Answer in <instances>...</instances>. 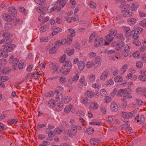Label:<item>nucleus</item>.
<instances>
[{"mask_svg":"<svg viewBox=\"0 0 146 146\" xmlns=\"http://www.w3.org/2000/svg\"><path fill=\"white\" fill-rule=\"evenodd\" d=\"M128 23L129 25H134L136 22V19L132 17L128 19L127 20Z\"/></svg>","mask_w":146,"mask_h":146,"instance_id":"33","label":"nucleus"},{"mask_svg":"<svg viewBox=\"0 0 146 146\" xmlns=\"http://www.w3.org/2000/svg\"><path fill=\"white\" fill-rule=\"evenodd\" d=\"M104 100L105 102L106 103H108L112 100L111 98L108 96H106L104 98Z\"/></svg>","mask_w":146,"mask_h":146,"instance_id":"64","label":"nucleus"},{"mask_svg":"<svg viewBox=\"0 0 146 146\" xmlns=\"http://www.w3.org/2000/svg\"><path fill=\"white\" fill-rule=\"evenodd\" d=\"M50 68L53 73H54L57 71H58V67L56 66L53 63L50 64Z\"/></svg>","mask_w":146,"mask_h":146,"instance_id":"25","label":"nucleus"},{"mask_svg":"<svg viewBox=\"0 0 146 146\" xmlns=\"http://www.w3.org/2000/svg\"><path fill=\"white\" fill-rule=\"evenodd\" d=\"M124 45V43L122 41L117 42V44L115 47V49L117 51L121 50Z\"/></svg>","mask_w":146,"mask_h":146,"instance_id":"23","label":"nucleus"},{"mask_svg":"<svg viewBox=\"0 0 146 146\" xmlns=\"http://www.w3.org/2000/svg\"><path fill=\"white\" fill-rule=\"evenodd\" d=\"M124 17H129L132 16L133 13L131 11H127L123 13Z\"/></svg>","mask_w":146,"mask_h":146,"instance_id":"42","label":"nucleus"},{"mask_svg":"<svg viewBox=\"0 0 146 146\" xmlns=\"http://www.w3.org/2000/svg\"><path fill=\"white\" fill-rule=\"evenodd\" d=\"M102 60L101 58L99 56L95 57L94 59V64L96 67H99L101 65Z\"/></svg>","mask_w":146,"mask_h":146,"instance_id":"11","label":"nucleus"},{"mask_svg":"<svg viewBox=\"0 0 146 146\" xmlns=\"http://www.w3.org/2000/svg\"><path fill=\"white\" fill-rule=\"evenodd\" d=\"M3 19L6 21L10 22L12 20V18L8 14H5L3 15Z\"/></svg>","mask_w":146,"mask_h":146,"instance_id":"34","label":"nucleus"},{"mask_svg":"<svg viewBox=\"0 0 146 146\" xmlns=\"http://www.w3.org/2000/svg\"><path fill=\"white\" fill-rule=\"evenodd\" d=\"M114 84V82L113 80L111 79H110L106 83V86H110L113 85Z\"/></svg>","mask_w":146,"mask_h":146,"instance_id":"47","label":"nucleus"},{"mask_svg":"<svg viewBox=\"0 0 146 146\" xmlns=\"http://www.w3.org/2000/svg\"><path fill=\"white\" fill-rule=\"evenodd\" d=\"M35 1L40 5H44L46 3V0H35Z\"/></svg>","mask_w":146,"mask_h":146,"instance_id":"44","label":"nucleus"},{"mask_svg":"<svg viewBox=\"0 0 146 146\" xmlns=\"http://www.w3.org/2000/svg\"><path fill=\"white\" fill-rule=\"evenodd\" d=\"M100 93L101 95L103 96H105L107 94L106 90L104 89H102L100 91Z\"/></svg>","mask_w":146,"mask_h":146,"instance_id":"58","label":"nucleus"},{"mask_svg":"<svg viewBox=\"0 0 146 146\" xmlns=\"http://www.w3.org/2000/svg\"><path fill=\"white\" fill-rule=\"evenodd\" d=\"M47 11L48 12L50 13L53 11H60V7H58L56 5H50L48 8Z\"/></svg>","mask_w":146,"mask_h":146,"instance_id":"6","label":"nucleus"},{"mask_svg":"<svg viewBox=\"0 0 146 146\" xmlns=\"http://www.w3.org/2000/svg\"><path fill=\"white\" fill-rule=\"evenodd\" d=\"M74 109V106L71 105H67L65 108L64 111L66 113H68L70 111H72Z\"/></svg>","mask_w":146,"mask_h":146,"instance_id":"19","label":"nucleus"},{"mask_svg":"<svg viewBox=\"0 0 146 146\" xmlns=\"http://www.w3.org/2000/svg\"><path fill=\"white\" fill-rule=\"evenodd\" d=\"M72 65L71 62L69 61L66 62L64 65L62 66L60 70V72L64 75H67L69 72Z\"/></svg>","mask_w":146,"mask_h":146,"instance_id":"1","label":"nucleus"},{"mask_svg":"<svg viewBox=\"0 0 146 146\" xmlns=\"http://www.w3.org/2000/svg\"><path fill=\"white\" fill-rule=\"evenodd\" d=\"M72 37L70 36H68L67 39L64 38L61 40V43L62 45L67 43V44L69 45L72 42Z\"/></svg>","mask_w":146,"mask_h":146,"instance_id":"9","label":"nucleus"},{"mask_svg":"<svg viewBox=\"0 0 146 146\" xmlns=\"http://www.w3.org/2000/svg\"><path fill=\"white\" fill-rule=\"evenodd\" d=\"M10 71L8 67H6L3 68L1 70L2 74H6L8 73Z\"/></svg>","mask_w":146,"mask_h":146,"instance_id":"55","label":"nucleus"},{"mask_svg":"<svg viewBox=\"0 0 146 146\" xmlns=\"http://www.w3.org/2000/svg\"><path fill=\"white\" fill-rule=\"evenodd\" d=\"M7 63L6 60L5 59H2L0 60V65L2 66L5 65Z\"/></svg>","mask_w":146,"mask_h":146,"instance_id":"62","label":"nucleus"},{"mask_svg":"<svg viewBox=\"0 0 146 146\" xmlns=\"http://www.w3.org/2000/svg\"><path fill=\"white\" fill-rule=\"evenodd\" d=\"M135 92L137 94L140 96H144L146 97V88L144 87H139L136 88Z\"/></svg>","mask_w":146,"mask_h":146,"instance_id":"3","label":"nucleus"},{"mask_svg":"<svg viewBox=\"0 0 146 146\" xmlns=\"http://www.w3.org/2000/svg\"><path fill=\"white\" fill-rule=\"evenodd\" d=\"M48 28V26L45 25L40 27V31L41 32H43L46 31Z\"/></svg>","mask_w":146,"mask_h":146,"instance_id":"46","label":"nucleus"},{"mask_svg":"<svg viewBox=\"0 0 146 146\" xmlns=\"http://www.w3.org/2000/svg\"><path fill=\"white\" fill-rule=\"evenodd\" d=\"M51 29L52 30H55L57 31L58 32H60L62 31V29L59 27H58L55 26H52L51 27Z\"/></svg>","mask_w":146,"mask_h":146,"instance_id":"43","label":"nucleus"},{"mask_svg":"<svg viewBox=\"0 0 146 146\" xmlns=\"http://www.w3.org/2000/svg\"><path fill=\"white\" fill-rule=\"evenodd\" d=\"M78 65L79 70H81L84 68L86 64L84 61H80L78 63Z\"/></svg>","mask_w":146,"mask_h":146,"instance_id":"24","label":"nucleus"},{"mask_svg":"<svg viewBox=\"0 0 146 146\" xmlns=\"http://www.w3.org/2000/svg\"><path fill=\"white\" fill-rule=\"evenodd\" d=\"M9 79V77L6 76H0V80L3 82H5Z\"/></svg>","mask_w":146,"mask_h":146,"instance_id":"41","label":"nucleus"},{"mask_svg":"<svg viewBox=\"0 0 146 146\" xmlns=\"http://www.w3.org/2000/svg\"><path fill=\"white\" fill-rule=\"evenodd\" d=\"M89 124H90L92 125L100 126L102 125V123L100 121H94L91 122Z\"/></svg>","mask_w":146,"mask_h":146,"instance_id":"48","label":"nucleus"},{"mask_svg":"<svg viewBox=\"0 0 146 146\" xmlns=\"http://www.w3.org/2000/svg\"><path fill=\"white\" fill-rule=\"evenodd\" d=\"M16 47V45L15 44H11L8 46H4V48L7 50V51L11 52Z\"/></svg>","mask_w":146,"mask_h":146,"instance_id":"27","label":"nucleus"},{"mask_svg":"<svg viewBox=\"0 0 146 146\" xmlns=\"http://www.w3.org/2000/svg\"><path fill=\"white\" fill-rule=\"evenodd\" d=\"M38 65L36 67V70H37V72H43L45 68V64L44 63H40L39 61L38 63Z\"/></svg>","mask_w":146,"mask_h":146,"instance_id":"12","label":"nucleus"},{"mask_svg":"<svg viewBox=\"0 0 146 146\" xmlns=\"http://www.w3.org/2000/svg\"><path fill=\"white\" fill-rule=\"evenodd\" d=\"M7 50L4 48L3 51L1 53V55L4 58H6L8 56V52Z\"/></svg>","mask_w":146,"mask_h":146,"instance_id":"49","label":"nucleus"},{"mask_svg":"<svg viewBox=\"0 0 146 146\" xmlns=\"http://www.w3.org/2000/svg\"><path fill=\"white\" fill-rule=\"evenodd\" d=\"M86 66L87 68H90L93 66H95L93 61L91 60L87 62Z\"/></svg>","mask_w":146,"mask_h":146,"instance_id":"36","label":"nucleus"},{"mask_svg":"<svg viewBox=\"0 0 146 146\" xmlns=\"http://www.w3.org/2000/svg\"><path fill=\"white\" fill-rule=\"evenodd\" d=\"M128 68L127 64H125L123 65L120 69V72L122 74H123L126 72Z\"/></svg>","mask_w":146,"mask_h":146,"instance_id":"29","label":"nucleus"},{"mask_svg":"<svg viewBox=\"0 0 146 146\" xmlns=\"http://www.w3.org/2000/svg\"><path fill=\"white\" fill-rule=\"evenodd\" d=\"M50 129H46V132L48 134V136L50 137H52L54 135V133L52 131H50Z\"/></svg>","mask_w":146,"mask_h":146,"instance_id":"54","label":"nucleus"},{"mask_svg":"<svg viewBox=\"0 0 146 146\" xmlns=\"http://www.w3.org/2000/svg\"><path fill=\"white\" fill-rule=\"evenodd\" d=\"M67 1V0H58L57 3L59 4V6L58 7H60L61 10V8L64 6Z\"/></svg>","mask_w":146,"mask_h":146,"instance_id":"26","label":"nucleus"},{"mask_svg":"<svg viewBox=\"0 0 146 146\" xmlns=\"http://www.w3.org/2000/svg\"><path fill=\"white\" fill-rule=\"evenodd\" d=\"M145 119L144 116L141 115L139 119L137 120V122L139 124H143L144 123Z\"/></svg>","mask_w":146,"mask_h":146,"instance_id":"37","label":"nucleus"},{"mask_svg":"<svg viewBox=\"0 0 146 146\" xmlns=\"http://www.w3.org/2000/svg\"><path fill=\"white\" fill-rule=\"evenodd\" d=\"M139 80L141 81H146V76L145 74H142L139 76Z\"/></svg>","mask_w":146,"mask_h":146,"instance_id":"45","label":"nucleus"},{"mask_svg":"<svg viewBox=\"0 0 146 146\" xmlns=\"http://www.w3.org/2000/svg\"><path fill=\"white\" fill-rule=\"evenodd\" d=\"M89 81L90 82H93L96 79V76L94 74H91L88 77Z\"/></svg>","mask_w":146,"mask_h":146,"instance_id":"40","label":"nucleus"},{"mask_svg":"<svg viewBox=\"0 0 146 146\" xmlns=\"http://www.w3.org/2000/svg\"><path fill=\"white\" fill-rule=\"evenodd\" d=\"M76 128V125H72L71 126L69 130H68L67 132V134H69V135H75L77 133Z\"/></svg>","mask_w":146,"mask_h":146,"instance_id":"8","label":"nucleus"},{"mask_svg":"<svg viewBox=\"0 0 146 146\" xmlns=\"http://www.w3.org/2000/svg\"><path fill=\"white\" fill-rule=\"evenodd\" d=\"M60 97H61V102L64 104L69 102L72 100L71 98L68 96H60Z\"/></svg>","mask_w":146,"mask_h":146,"instance_id":"15","label":"nucleus"},{"mask_svg":"<svg viewBox=\"0 0 146 146\" xmlns=\"http://www.w3.org/2000/svg\"><path fill=\"white\" fill-rule=\"evenodd\" d=\"M133 55L134 57L137 58L140 56V53L139 51H136L133 54Z\"/></svg>","mask_w":146,"mask_h":146,"instance_id":"61","label":"nucleus"},{"mask_svg":"<svg viewBox=\"0 0 146 146\" xmlns=\"http://www.w3.org/2000/svg\"><path fill=\"white\" fill-rule=\"evenodd\" d=\"M74 49H72L67 50L66 52L68 56H71L73 54L74 52Z\"/></svg>","mask_w":146,"mask_h":146,"instance_id":"50","label":"nucleus"},{"mask_svg":"<svg viewBox=\"0 0 146 146\" xmlns=\"http://www.w3.org/2000/svg\"><path fill=\"white\" fill-rule=\"evenodd\" d=\"M126 78L128 79H130L133 81L135 80L137 78V76L135 75H132L131 73H129L127 75Z\"/></svg>","mask_w":146,"mask_h":146,"instance_id":"20","label":"nucleus"},{"mask_svg":"<svg viewBox=\"0 0 146 146\" xmlns=\"http://www.w3.org/2000/svg\"><path fill=\"white\" fill-rule=\"evenodd\" d=\"M13 67L14 69H16V67L18 64V67L19 69H22L23 68V64L19 62V60L16 58H15L13 61Z\"/></svg>","mask_w":146,"mask_h":146,"instance_id":"4","label":"nucleus"},{"mask_svg":"<svg viewBox=\"0 0 146 146\" xmlns=\"http://www.w3.org/2000/svg\"><path fill=\"white\" fill-rule=\"evenodd\" d=\"M79 76L78 74L75 75L72 78V82H76L78 80Z\"/></svg>","mask_w":146,"mask_h":146,"instance_id":"51","label":"nucleus"},{"mask_svg":"<svg viewBox=\"0 0 146 146\" xmlns=\"http://www.w3.org/2000/svg\"><path fill=\"white\" fill-rule=\"evenodd\" d=\"M114 80L117 83H119L122 82L123 78L122 77L118 76L115 77L114 78Z\"/></svg>","mask_w":146,"mask_h":146,"instance_id":"38","label":"nucleus"},{"mask_svg":"<svg viewBox=\"0 0 146 146\" xmlns=\"http://www.w3.org/2000/svg\"><path fill=\"white\" fill-rule=\"evenodd\" d=\"M63 106L62 104H58V105L57 106L56 109V110L58 111H61L63 108Z\"/></svg>","mask_w":146,"mask_h":146,"instance_id":"59","label":"nucleus"},{"mask_svg":"<svg viewBox=\"0 0 146 146\" xmlns=\"http://www.w3.org/2000/svg\"><path fill=\"white\" fill-rule=\"evenodd\" d=\"M139 5L137 3H133L131 5V11H136L137 10V8L139 7Z\"/></svg>","mask_w":146,"mask_h":146,"instance_id":"30","label":"nucleus"},{"mask_svg":"<svg viewBox=\"0 0 146 146\" xmlns=\"http://www.w3.org/2000/svg\"><path fill=\"white\" fill-rule=\"evenodd\" d=\"M133 42L134 44L135 45L137 46H140L141 44L140 41L138 40L137 39H134L133 41Z\"/></svg>","mask_w":146,"mask_h":146,"instance_id":"60","label":"nucleus"},{"mask_svg":"<svg viewBox=\"0 0 146 146\" xmlns=\"http://www.w3.org/2000/svg\"><path fill=\"white\" fill-rule=\"evenodd\" d=\"M69 32L71 33L70 36L71 37H74L75 35V31L72 29H68Z\"/></svg>","mask_w":146,"mask_h":146,"instance_id":"57","label":"nucleus"},{"mask_svg":"<svg viewBox=\"0 0 146 146\" xmlns=\"http://www.w3.org/2000/svg\"><path fill=\"white\" fill-rule=\"evenodd\" d=\"M134 31L138 34H140L143 31V29L141 27H139L137 25H135L134 27Z\"/></svg>","mask_w":146,"mask_h":146,"instance_id":"22","label":"nucleus"},{"mask_svg":"<svg viewBox=\"0 0 146 146\" xmlns=\"http://www.w3.org/2000/svg\"><path fill=\"white\" fill-rule=\"evenodd\" d=\"M100 142V141L97 139L92 138L90 141L91 144L93 145H96Z\"/></svg>","mask_w":146,"mask_h":146,"instance_id":"35","label":"nucleus"},{"mask_svg":"<svg viewBox=\"0 0 146 146\" xmlns=\"http://www.w3.org/2000/svg\"><path fill=\"white\" fill-rule=\"evenodd\" d=\"M111 110L113 112H116L118 110V107L116 103L114 102H111L110 105Z\"/></svg>","mask_w":146,"mask_h":146,"instance_id":"13","label":"nucleus"},{"mask_svg":"<svg viewBox=\"0 0 146 146\" xmlns=\"http://www.w3.org/2000/svg\"><path fill=\"white\" fill-rule=\"evenodd\" d=\"M137 111V110H135L131 112H128L129 118L134 117L135 116V114Z\"/></svg>","mask_w":146,"mask_h":146,"instance_id":"53","label":"nucleus"},{"mask_svg":"<svg viewBox=\"0 0 146 146\" xmlns=\"http://www.w3.org/2000/svg\"><path fill=\"white\" fill-rule=\"evenodd\" d=\"M108 71L105 70L101 74L100 79L102 80H105L108 78Z\"/></svg>","mask_w":146,"mask_h":146,"instance_id":"14","label":"nucleus"},{"mask_svg":"<svg viewBox=\"0 0 146 146\" xmlns=\"http://www.w3.org/2000/svg\"><path fill=\"white\" fill-rule=\"evenodd\" d=\"M79 82L82 86H85L87 84L85 77L84 76H82L80 77L79 80Z\"/></svg>","mask_w":146,"mask_h":146,"instance_id":"16","label":"nucleus"},{"mask_svg":"<svg viewBox=\"0 0 146 146\" xmlns=\"http://www.w3.org/2000/svg\"><path fill=\"white\" fill-rule=\"evenodd\" d=\"M56 105V102L53 99H50L48 102V106L50 108H53Z\"/></svg>","mask_w":146,"mask_h":146,"instance_id":"18","label":"nucleus"},{"mask_svg":"<svg viewBox=\"0 0 146 146\" xmlns=\"http://www.w3.org/2000/svg\"><path fill=\"white\" fill-rule=\"evenodd\" d=\"M105 39L106 41L104 42V44L106 45H108L113 40V37L110 35H108L105 36Z\"/></svg>","mask_w":146,"mask_h":146,"instance_id":"10","label":"nucleus"},{"mask_svg":"<svg viewBox=\"0 0 146 146\" xmlns=\"http://www.w3.org/2000/svg\"><path fill=\"white\" fill-rule=\"evenodd\" d=\"M128 112H123L121 113V115L123 117L125 118H129V116Z\"/></svg>","mask_w":146,"mask_h":146,"instance_id":"63","label":"nucleus"},{"mask_svg":"<svg viewBox=\"0 0 146 146\" xmlns=\"http://www.w3.org/2000/svg\"><path fill=\"white\" fill-rule=\"evenodd\" d=\"M104 43V39L102 38H97L95 39L94 45L95 47H98L99 45L102 46Z\"/></svg>","mask_w":146,"mask_h":146,"instance_id":"7","label":"nucleus"},{"mask_svg":"<svg viewBox=\"0 0 146 146\" xmlns=\"http://www.w3.org/2000/svg\"><path fill=\"white\" fill-rule=\"evenodd\" d=\"M132 91L131 90H130V92H127L126 90L125 89H121L118 91L117 92V95L119 96L123 97H126V95L127 94H130Z\"/></svg>","mask_w":146,"mask_h":146,"instance_id":"5","label":"nucleus"},{"mask_svg":"<svg viewBox=\"0 0 146 146\" xmlns=\"http://www.w3.org/2000/svg\"><path fill=\"white\" fill-rule=\"evenodd\" d=\"M85 95L88 98H91L94 97V93L91 91H87L86 92Z\"/></svg>","mask_w":146,"mask_h":146,"instance_id":"32","label":"nucleus"},{"mask_svg":"<svg viewBox=\"0 0 146 146\" xmlns=\"http://www.w3.org/2000/svg\"><path fill=\"white\" fill-rule=\"evenodd\" d=\"M122 29L125 33V36L127 37L131 36L134 32V30H131L130 27H123Z\"/></svg>","mask_w":146,"mask_h":146,"instance_id":"2","label":"nucleus"},{"mask_svg":"<svg viewBox=\"0 0 146 146\" xmlns=\"http://www.w3.org/2000/svg\"><path fill=\"white\" fill-rule=\"evenodd\" d=\"M8 11L9 13L14 17L17 14V10L13 7H11L8 9Z\"/></svg>","mask_w":146,"mask_h":146,"instance_id":"21","label":"nucleus"},{"mask_svg":"<svg viewBox=\"0 0 146 146\" xmlns=\"http://www.w3.org/2000/svg\"><path fill=\"white\" fill-rule=\"evenodd\" d=\"M131 8L130 5L128 4L124 5L123 7L122 13L125 12L126 11H129Z\"/></svg>","mask_w":146,"mask_h":146,"instance_id":"31","label":"nucleus"},{"mask_svg":"<svg viewBox=\"0 0 146 146\" xmlns=\"http://www.w3.org/2000/svg\"><path fill=\"white\" fill-rule=\"evenodd\" d=\"M98 103L95 102H92L90 105L89 109L91 110H94L98 109Z\"/></svg>","mask_w":146,"mask_h":146,"instance_id":"17","label":"nucleus"},{"mask_svg":"<svg viewBox=\"0 0 146 146\" xmlns=\"http://www.w3.org/2000/svg\"><path fill=\"white\" fill-rule=\"evenodd\" d=\"M88 99L86 97L82 96L80 99V102L82 105L87 104L88 105Z\"/></svg>","mask_w":146,"mask_h":146,"instance_id":"28","label":"nucleus"},{"mask_svg":"<svg viewBox=\"0 0 146 146\" xmlns=\"http://www.w3.org/2000/svg\"><path fill=\"white\" fill-rule=\"evenodd\" d=\"M139 24L141 26L143 27H146V19L140 21Z\"/></svg>","mask_w":146,"mask_h":146,"instance_id":"56","label":"nucleus"},{"mask_svg":"<svg viewBox=\"0 0 146 146\" xmlns=\"http://www.w3.org/2000/svg\"><path fill=\"white\" fill-rule=\"evenodd\" d=\"M64 90V88L61 86H59L57 87V90L55 91V92L57 93L58 94L59 93V92L63 91Z\"/></svg>","mask_w":146,"mask_h":146,"instance_id":"52","label":"nucleus"},{"mask_svg":"<svg viewBox=\"0 0 146 146\" xmlns=\"http://www.w3.org/2000/svg\"><path fill=\"white\" fill-rule=\"evenodd\" d=\"M54 95V92L53 91H50L46 92L44 94V96L47 98L52 97Z\"/></svg>","mask_w":146,"mask_h":146,"instance_id":"39","label":"nucleus"}]
</instances>
